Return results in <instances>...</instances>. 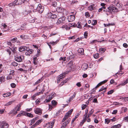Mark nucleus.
I'll list each match as a JSON object with an SVG mask.
<instances>
[{
    "label": "nucleus",
    "mask_w": 128,
    "mask_h": 128,
    "mask_svg": "<svg viewBox=\"0 0 128 128\" xmlns=\"http://www.w3.org/2000/svg\"><path fill=\"white\" fill-rule=\"evenodd\" d=\"M42 109L38 108H35L34 109L35 113L39 115H40L42 114Z\"/></svg>",
    "instance_id": "7"
},
{
    "label": "nucleus",
    "mask_w": 128,
    "mask_h": 128,
    "mask_svg": "<svg viewBox=\"0 0 128 128\" xmlns=\"http://www.w3.org/2000/svg\"><path fill=\"white\" fill-rule=\"evenodd\" d=\"M56 11L59 12L58 14V16H60V14H64V11H66V10L63 8L61 7H58L56 8Z\"/></svg>",
    "instance_id": "3"
},
{
    "label": "nucleus",
    "mask_w": 128,
    "mask_h": 128,
    "mask_svg": "<svg viewBox=\"0 0 128 128\" xmlns=\"http://www.w3.org/2000/svg\"><path fill=\"white\" fill-rule=\"evenodd\" d=\"M84 38H86L88 36V33L87 32H85L84 34Z\"/></svg>",
    "instance_id": "63"
},
{
    "label": "nucleus",
    "mask_w": 128,
    "mask_h": 128,
    "mask_svg": "<svg viewBox=\"0 0 128 128\" xmlns=\"http://www.w3.org/2000/svg\"><path fill=\"white\" fill-rule=\"evenodd\" d=\"M17 38L16 37H15L11 39L10 41H11L12 43H14L17 41Z\"/></svg>",
    "instance_id": "33"
},
{
    "label": "nucleus",
    "mask_w": 128,
    "mask_h": 128,
    "mask_svg": "<svg viewBox=\"0 0 128 128\" xmlns=\"http://www.w3.org/2000/svg\"><path fill=\"white\" fill-rule=\"evenodd\" d=\"M12 101H10L8 102L5 105V106H8L10 105L12 103Z\"/></svg>",
    "instance_id": "53"
},
{
    "label": "nucleus",
    "mask_w": 128,
    "mask_h": 128,
    "mask_svg": "<svg viewBox=\"0 0 128 128\" xmlns=\"http://www.w3.org/2000/svg\"><path fill=\"white\" fill-rule=\"evenodd\" d=\"M94 58L96 59L99 57V54L98 53H96L94 55Z\"/></svg>",
    "instance_id": "39"
},
{
    "label": "nucleus",
    "mask_w": 128,
    "mask_h": 128,
    "mask_svg": "<svg viewBox=\"0 0 128 128\" xmlns=\"http://www.w3.org/2000/svg\"><path fill=\"white\" fill-rule=\"evenodd\" d=\"M104 40H102V41H98V40H92V41H91L90 42V44H93L96 43L97 42H102L104 41Z\"/></svg>",
    "instance_id": "23"
},
{
    "label": "nucleus",
    "mask_w": 128,
    "mask_h": 128,
    "mask_svg": "<svg viewBox=\"0 0 128 128\" xmlns=\"http://www.w3.org/2000/svg\"><path fill=\"white\" fill-rule=\"evenodd\" d=\"M88 68V65L86 64H84L82 66V68L84 70H85L87 69Z\"/></svg>",
    "instance_id": "18"
},
{
    "label": "nucleus",
    "mask_w": 128,
    "mask_h": 128,
    "mask_svg": "<svg viewBox=\"0 0 128 128\" xmlns=\"http://www.w3.org/2000/svg\"><path fill=\"white\" fill-rule=\"evenodd\" d=\"M68 66L70 67V69L69 70L70 71L72 70V69L73 68V62L72 61H71L68 64Z\"/></svg>",
    "instance_id": "13"
},
{
    "label": "nucleus",
    "mask_w": 128,
    "mask_h": 128,
    "mask_svg": "<svg viewBox=\"0 0 128 128\" xmlns=\"http://www.w3.org/2000/svg\"><path fill=\"white\" fill-rule=\"evenodd\" d=\"M69 80V78H67L66 80H65L62 82L59 85V86L61 87L64 84L67 82Z\"/></svg>",
    "instance_id": "20"
},
{
    "label": "nucleus",
    "mask_w": 128,
    "mask_h": 128,
    "mask_svg": "<svg viewBox=\"0 0 128 128\" xmlns=\"http://www.w3.org/2000/svg\"><path fill=\"white\" fill-rule=\"evenodd\" d=\"M11 50L10 49H7L6 50V52L8 53L9 55H10L11 54Z\"/></svg>",
    "instance_id": "47"
},
{
    "label": "nucleus",
    "mask_w": 128,
    "mask_h": 128,
    "mask_svg": "<svg viewBox=\"0 0 128 128\" xmlns=\"http://www.w3.org/2000/svg\"><path fill=\"white\" fill-rule=\"evenodd\" d=\"M28 47L26 46H21L19 48V51L22 52L27 49Z\"/></svg>",
    "instance_id": "16"
},
{
    "label": "nucleus",
    "mask_w": 128,
    "mask_h": 128,
    "mask_svg": "<svg viewBox=\"0 0 128 128\" xmlns=\"http://www.w3.org/2000/svg\"><path fill=\"white\" fill-rule=\"evenodd\" d=\"M71 13L72 14V15H74V16H75L76 13V11L74 10L73 11V12H71Z\"/></svg>",
    "instance_id": "58"
},
{
    "label": "nucleus",
    "mask_w": 128,
    "mask_h": 128,
    "mask_svg": "<svg viewBox=\"0 0 128 128\" xmlns=\"http://www.w3.org/2000/svg\"><path fill=\"white\" fill-rule=\"evenodd\" d=\"M114 92V90H111L108 91L107 93L108 94H112Z\"/></svg>",
    "instance_id": "48"
},
{
    "label": "nucleus",
    "mask_w": 128,
    "mask_h": 128,
    "mask_svg": "<svg viewBox=\"0 0 128 128\" xmlns=\"http://www.w3.org/2000/svg\"><path fill=\"white\" fill-rule=\"evenodd\" d=\"M67 124H68L67 123V122H65L63 124L62 126L61 127H62L63 128H65Z\"/></svg>",
    "instance_id": "46"
},
{
    "label": "nucleus",
    "mask_w": 128,
    "mask_h": 128,
    "mask_svg": "<svg viewBox=\"0 0 128 128\" xmlns=\"http://www.w3.org/2000/svg\"><path fill=\"white\" fill-rule=\"evenodd\" d=\"M114 3L116 6V7L110 6L107 7L106 10H104V11H106L107 15L110 18H113L114 14L116 12L120 10H122L123 9L122 8V4L119 2L118 0H114Z\"/></svg>",
    "instance_id": "1"
},
{
    "label": "nucleus",
    "mask_w": 128,
    "mask_h": 128,
    "mask_svg": "<svg viewBox=\"0 0 128 128\" xmlns=\"http://www.w3.org/2000/svg\"><path fill=\"white\" fill-rule=\"evenodd\" d=\"M12 88H14L16 86V84L14 83H12L10 84Z\"/></svg>",
    "instance_id": "55"
},
{
    "label": "nucleus",
    "mask_w": 128,
    "mask_h": 128,
    "mask_svg": "<svg viewBox=\"0 0 128 128\" xmlns=\"http://www.w3.org/2000/svg\"><path fill=\"white\" fill-rule=\"evenodd\" d=\"M38 94V93H36V94H34V95H33L32 97V99L33 100H35V97Z\"/></svg>",
    "instance_id": "59"
},
{
    "label": "nucleus",
    "mask_w": 128,
    "mask_h": 128,
    "mask_svg": "<svg viewBox=\"0 0 128 128\" xmlns=\"http://www.w3.org/2000/svg\"><path fill=\"white\" fill-rule=\"evenodd\" d=\"M106 50V49L104 48H101L99 49V51L101 53L104 52Z\"/></svg>",
    "instance_id": "28"
},
{
    "label": "nucleus",
    "mask_w": 128,
    "mask_h": 128,
    "mask_svg": "<svg viewBox=\"0 0 128 128\" xmlns=\"http://www.w3.org/2000/svg\"><path fill=\"white\" fill-rule=\"evenodd\" d=\"M26 52H25V54L26 55L30 56V54L32 53L34 50L32 49H29L28 48H27V49L26 50Z\"/></svg>",
    "instance_id": "12"
},
{
    "label": "nucleus",
    "mask_w": 128,
    "mask_h": 128,
    "mask_svg": "<svg viewBox=\"0 0 128 128\" xmlns=\"http://www.w3.org/2000/svg\"><path fill=\"white\" fill-rule=\"evenodd\" d=\"M12 64L14 66H17L18 65V64L15 62H13L12 63Z\"/></svg>",
    "instance_id": "41"
},
{
    "label": "nucleus",
    "mask_w": 128,
    "mask_h": 128,
    "mask_svg": "<svg viewBox=\"0 0 128 128\" xmlns=\"http://www.w3.org/2000/svg\"><path fill=\"white\" fill-rule=\"evenodd\" d=\"M68 73V72L67 73L66 72L60 75V77L58 78L57 80V82L58 83L60 82V81L62 79L65 77L64 76L65 74Z\"/></svg>",
    "instance_id": "10"
},
{
    "label": "nucleus",
    "mask_w": 128,
    "mask_h": 128,
    "mask_svg": "<svg viewBox=\"0 0 128 128\" xmlns=\"http://www.w3.org/2000/svg\"><path fill=\"white\" fill-rule=\"evenodd\" d=\"M23 58V56L21 55L20 56L16 55L14 56L15 60L18 62H22Z\"/></svg>",
    "instance_id": "5"
},
{
    "label": "nucleus",
    "mask_w": 128,
    "mask_h": 128,
    "mask_svg": "<svg viewBox=\"0 0 128 128\" xmlns=\"http://www.w3.org/2000/svg\"><path fill=\"white\" fill-rule=\"evenodd\" d=\"M18 2L20 4H21L23 3L24 2V0H18Z\"/></svg>",
    "instance_id": "50"
},
{
    "label": "nucleus",
    "mask_w": 128,
    "mask_h": 128,
    "mask_svg": "<svg viewBox=\"0 0 128 128\" xmlns=\"http://www.w3.org/2000/svg\"><path fill=\"white\" fill-rule=\"evenodd\" d=\"M42 78H41L40 79L38 80L34 84V85H35L36 84H38L42 81Z\"/></svg>",
    "instance_id": "26"
},
{
    "label": "nucleus",
    "mask_w": 128,
    "mask_h": 128,
    "mask_svg": "<svg viewBox=\"0 0 128 128\" xmlns=\"http://www.w3.org/2000/svg\"><path fill=\"white\" fill-rule=\"evenodd\" d=\"M32 7L33 8L34 12H38L40 13H42L44 10V7L42 6L40 4L36 3Z\"/></svg>",
    "instance_id": "2"
},
{
    "label": "nucleus",
    "mask_w": 128,
    "mask_h": 128,
    "mask_svg": "<svg viewBox=\"0 0 128 128\" xmlns=\"http://www.w3.org/2000/svg\"><path fill=\"white\" fill-rule=\"evenodd\" d=\"M9 48L12 51V52L14 53L16 52L17 49V48L16 47H12V48H10V47H9Z\"/></svg>",
    "instance_id": "22"
},
{
    "label": "nucleus",
    "mask_w": 128,
    "mask_h": 128,
    "mask_svg": "<svg viewBox=\"0 0 128 128\" xmlns=\"http://www.w3.org/2000/svg\"><path fill=\"white\" fill-rule=\"evenodd\" d=\"M105 123L108 124L110 122V120L108 118H105Z\"/></svg>",
    "instance_id": "32"
},
{
    "label": "nucleus",
    "mask_w": 128,
    "mask_h": 128,
    "mask_svg": "<svg viewBox=\"0 0 128 128\" xmlns=\"http://www.w3.org/2000/svg\"><path fill=\"white\" fill-rule=\"evenodd\" d=\"M94 4H92L88 7V9L90 10H93L94 8Z\"/></svg>",
    "instance_id": "25"
},
{
    "label": "nucleus",
    "mask_w": 128,
    "mask_h": 128,
    "mask_svg": "<svg viewBox=\"0 0 128 128\" xmlns=\"http://www.w3.org/2000/svg\"><path fill=\"white\" fill-rule=\"evenodd\" d=\"M65 19L66 17L64 16H62L60 18L58 19L57 22H56V24H57L59 25L60 24L64 23Z\"/></svg>",
    "instance_id": "4"
},
{
    "label": "nucleus",
    "mask_w": 128,
    "mask_h": 128,
    "mask_svg": "<svg viewBox=\"0 0 128 128\" xmlns=\"http://www.w3.org/2000/svg\"><path fill=\"white\" fill-rule=\"evenodd\" d=\"M26 116L30 118H32L33 117L32 114L31 113H27Z\"/></svg>",
    "instance_id": "38"
},
{
    "label": "nucleus",
    "mask_w": 128,
    "mask_h": 128,
    "mask_svg": "<svg viewBox=\"0 0 128 128\" xmlns=\"http://www.w3.org/2000/svg\"><path fill=\"white\" fill-rule=\"evenodd\" d=\"M55 96V94L54 93V94L52 93L49 96V99L46 100V102H49L50 100H51Z\"/></svg>",
    "instance_id": "15"
},
{
    "label": "nucleus",
    "mask_w": 128,
    "mask_h": 128,
    "mask_svg": "<svg viewBox=\"0 0 128 128\" xmlns=\"http://www.w3.org/2000/svg\"><path fill=\"white\" fill-rule=\"evenodd\" d=\"M62 28H64L66 30H70V28H69V27L67 25H63L62 26Z\"/></svg>",
    "instance_id": "29"
},
{
    "label": "nucleus",
    "mask_w": 128,
    "mask_h": 128,
    "mask_svg": "<svg viewBox=\"0 0 128 128\" xmlns=\"http://www.w3.org/2000/svg\"><path fill=\"white\" fill-rule=\"evenodd\" d=\"M78 52L79 53H80L81 55H83L84 54V50L83 48H80L78 49Z\"/></svg>",
    "instance_id": "19"
},
{
    "label": "nucleus",
    "mask_w": 128,
    "mask_h": 128,
    "mask_svg": "<svg viewBox=\"0 0 128 128\" xmlns=\"http://www.w3.org/2000/svg\"><path fill=\"white\" fill-rule=\"evenodd\" d=\"M110 121L111 120L112 122H114L115 121L116 119V118L114 117L112 119L110 120Z\"/></svg>",
    "instance_id": "64"
},
{
    "label": "nucleus",
    "mask_w": 128,
    "mask_h": 128,
    "mask_svg": "<svg viewBox=\"0 0 128 128\" xmlns=\"http://www.w3.org/2000/svg\"><path fill=\"white\" fill-rule=\"evenodd\" d=\"M38 117H36L33 118L31 122V123L34 124L36 120L38 119Z\"/></svg>",
    "instance_id": "37"
},
{
    "label": "nucleus",
    "mask_w": 128,
    "mask_h": 128,
    "mask_svg": "<svg viewBox=\"0 0 128 128\" xmlns=\"http://www.w3.org/2000/svg\"><path fill=\"white\" fill-rule=\"evenodd\" d=\"M20 38L22 39L25 40L26 39H28V36L27 35L23 34L20 36Z\"/></svg>",
    "instance_id": "21"
},
{
    "label": "nucleus",
    "mask_w": 128,
    "mask_h": 128,
    "mask_svg": "<svg viewBox=\"0 0 128 128\" xmlns=\"http://www.w3.org/2000/svg\"><path fill=\"white\" fill-rule=\"evenodd\" d=\"M73 111V109H72L68 112L66 114L68 116H70L72 114V112Z\"/></svg>",
    "instance_id": "30"
},
{
    "label": "nucleus",
    "mask_w": 128,
    "mask_h": 128,
    "mask_svg": "<svg viewBox=\"0 0 128 128\" xmlns=\"http://www.w3.org/2000/svg\"><path fill=\"white\" fill-rule=\"evenodd\" d=\"M76 95V94L74 93L73 95L71 96L70 97L69 100H67V102L68 103L71 102L72 100L75 97Z\"/></svg>",
    "instance_id": "14"
},
{
    "label": "nucleus",
    "mask_w": 128,
    "mask_h": 128,
    "mask_svg": "<svg viewBox=\"0 0 128 128\" xmlns=\"http://www.w3.org/2000/svg\"><path fill=\"white\" fill-rule=\"evenodd\" d=\"M77 24H78V25L76 24V25H77V26H77V27L79 28H81L82 27V26H81V25H80V23H79V22H78Z\"/></svg>",
    "instance_id": "57"
},
{
    "label": "nucleus",
    "mask_w": 128,
    "mask_h": 128,
    "mask_svg": "<svg viewBox=\"0 0 128 128\" xmlns=\"http://www.w3.org/2000/svg\"><path fill=\"white\" fill-rule=\"evenodd\" d=\"M74 58V55H71L70 56H68L67 58V60H71L72 58Z\"/></svg>",
    "instance_id": "36"
},
{
    "label": "nucleus",
    "mask_w": 128,
    "mask_h": 128,
    "mask_svg": "<svg viewBox=\"0 0 128 128\" xmlns=\"http://www.w3.org/2000/svg\"><path fill=\"white\" fill-rule=\"evenodd\" d=\"M97 21L96 20H93L92 22V24L93 26H94L96 24Z\"/></svg>",
    "instance_id": "31"
},
{
    "label": "nucleus",
    "mask_w": 128,
    "mask_h": 128,
    "mask_svg": "<svg viewBox=\"0 0 128 128\" xmlns=\"http://www.w3.org/2000/svg\"><path fill=\"white\" fill-rule=\"evenodd\" d=\"M85 16L87 17H88L90 16L89 12H86L85 13Z\"/></svg>",
    "instance_id": "62"
},
{
    "label": "nucleus",
    "mask_w": 128,
    "mask_h": 128,
    "mask_svg": "<svg viewBox=\"0 0 128 128\" xmlns=\"http://www.w3.org/2000/svg\"><path fill=\"white\" fill-rule=\"evenodd\" d=\"M52 103L53 106H56L57 104V102L54 100H52Z\"/></svg>",
    "instance_id": "40"
},
{
    "label": "nucleus",
    "mask_w": 128,
    "mask_h": 128,
    "mask_svg": "<svg viewBox=\"0 0 128 128\" xmlns=\"http://www.w3.org/2000/svg\"><path fill=\"white\" fill-rule=\"evenodd\" d=\"M54 124V122H52L51 123H49V124L50 125V128H52L53 127Z\"/></svg>",
    "instance_id": "54"
},
{
    "label": "nucleus",
    "mask_w": 128,
    "mask_h": 128,
    "mask_svg": "<svg viewBox=\"0 0 128 128\" xmlns=\"http://www.w3.org/2000/svg\"><path fill=\"white\" fill-rule=\"evenodd\" d=\"M11 14L14 18H15L16 16L18 14V12L16 10H13L12 11Z\"/></svg>",
    "instance_id": "8"
},
{
    "label": "nucleus",
    "mask_w": 128,
    "mask_h": 128,
    "mask_svg": "<svg viewBox=\"0 0 128 128\" xmlns=\"http://www.w3.org/2000/svg\"><path fill=\"white\" fill-rule=\"evenodd\" d=\"M0 126L1 128H8V124L4 122L0 121Z\"/></svg>",
    "instance_id": "6"
},
{
    "label": "nucleus",
    "mask_w": 128,
    "mask_h": 128,
    "mask_svg": "<svg viewBox=\"0 0 128 128\" xmlns=\"http://www.w3.org/2000/svg\"><path fill=\"white\" fill-rule=\"evenodd\" d=\"M42 120H38L35 123L36 124V125H38L42 121Z\"/></svg>",
    "instance_id": "44"
},
{
    "label": "nucleus",
    "mask_w": 128,
    "mask_h": 128,
    "mask_svg": "<svg viewBox=\"0 0 128 128\" xmlns=\"http://www.w3.org/2000/svg\"><path fill=\"white\" fill-rule=\"evenodd\" d=\"M94 110L93 109H92L89 112L88 114L90 115H91L94 112Z\"/></svg>",
    "instance_id": "45"
},
{
    "label": "nucleus",
    "mask_w": 128,
    "mask_h": 128,
    "mask_svg": "<svg viewBox=\"0 0 128 128\" xmlns=\"http://www.w3.org/2000/svg\"><path fill=\"white\" fill-rule=\"evenodd\" d=\"M75 17L74 15H70L68 17L67 19L68 22H72L74 20Z\"/></svg>",
    "instance_id": "9"
},
{
    "label": "nucleus",
    "mask_w": 128,
    "mask_h": 128,
    "mask_svg": "<svg viewBox=\"0 0 128 128\" xmlns=\"http://www.w3.org/2000/svg\"><path fill=\"white\" fill-rule=\"evenodd\" d=\"M78 116H75V118L72 120V124L73 123L74 121L76 119L78 118Z\"/></svg>",
    "instance_id": "52"
},
{
    "label": "nucleus",
    "mask_w": 128,
    "mask_h": 128,
    "mask_svg": "<svg viewBox=\"0 0 128 128\" xmlns=\"http://www.w3.org/2000/svg\"><path fill=\"white\" fill-rule=\"evenodd\" d=\"M87 106L86 104H82V110L84 109Z\"/></svg>",
    "instance_id": "43"
},
{
    "label": "nucleus",
    "mask_w": 128,
    "mask_h": 128,
    "mask_svg": "<svg viewBox=\"0 0 128 128\" xmlns=\"http://www.w3.org/2000/svg\"><path fill=\"white\" fill-rule=\"evenodd\" d=\"M17 1H18V0H16L14 1L13 2L14 5V6L15 5H18V4H17Z\"/></svg>",
    "instance_id": "49"
},
{
    "label": "nucleus",
    "mask_w": 128,
    "mask_h": 128,
    "mask_svg": "<svg viewBox=\"0 0 128 128\" xmlns=\"http://www.w3.org/2000/svg\"><path fill=\"white\" fill-rule=\"evenodd\" d=\"M22 115H24L26 116L27 112H26L24 111H22Z\"/></svg>",
    "instance_id": "51"
},
{
    "label": "nucleus",
    "mask_w": 128,
    "mask_h": 128,
    "mask_svg": "<svg viewBox=\"0 0 128 128\" xmlns=\"http://www.w3.org/2000/svg\"><path fill=\"white\" fill-rule=\"evenodd\" d=\"M102 84L101 82H100L96 86V87H95V88H96L98 87H99L100 86H101Z\"/></svg>",
    "instance_id": "60"
},
{
    "label": "nucleus",
    "mask_w": 128,
    "mask_h": 128,
    "mask_svg": "<svg viewBox=\"0 0 128 128\" xmlns=\"http://www.w3.org/2000/svg\"><path fill=\"white\" fill-rule=\"evenodd\" d=\"M11 95V93L9 92L4 94H3V96L4 97H6L10 96Z\"/></svg>",
    "instance_id": "24"
},
{
    "label": "nucleus",
    "mask_w": 128,
    "mask_h": 128,
    "mask_svg": "<svg viewBox=\"0 0 128 128\" xmlns=\"http://www.w3.org/2000/svg\"><path fill=\"white\" fill-rule=\"evenodd\" d=\"M106 88H104V86H102V88L99 90V92H100L104 90H106Z\"/></svg>",
    "instance_id": "34"
},
{
    "label": "nucleus",
    "mask_w": 128,
    "mask_h": 128,
    "mask_svg": "<svg viewBox=\"0 0 128 128\" xmlns=\"http://www.w3.org/2000/svg\"><path fill=\"white\" fill-rule=\"evenodd\" d=\"M5 79V78L4 76L2 75L0 76V82H1V83L4 82Z\"/></svg>",
    "instance_id": "17"
},
{
    "label": "nucleus",
    "mask_w": 128,
    "mask_h": 128,
    "mask_svg": "<svg viewBox=\"0 0 128 128\" xmlns=\"http://www.w3.org/2000/svg\"><path fill=\"white\" fill-rule=\"evenodd\" d=\"M127 82H127V81H126H126H125L124 82H122V83H121L120 84L118 85V86L120 85H122V86H124L127 83Z\"/></svg>",
    "instance_id": "42"
},
{
    "label": "nucleus",
    "mask_w": 128,
    "mask_h": 128,
    "mask_svg": "<svg viewBox=\"0 0 128 128\" xmlns=\"http://www.w3.org/2000/svg\"><path fill=\"white\" fill-rule=\"evenodd\" d=\"M90 86V85L88 84H86L85 86H84V88L85 89H86L87 88H88V90H89V87Z\"/></svg>",
    "instance_id": "56"
},
{
    "label": "nucleus",
    "mask_w": 128,
    "mask_h": 128,
    "mask_svg": "<svg viewBox=\"0 0 128 128\" xmlns=\"http://www.w3.org/2000/svg\"><path fill=\"white\" fill-rule=\"evenodd\" d=\"M48 17H50L51 18L54 19L56 18L57 17V15L55 14H53L52 13L50 12L48 13Z\"/></svg>",
    "instance_id": "11"
},
{
    "label": "nucleus",
    "mask_w": 128,
    "mask_h": 128,
    "mask_svg": "<svg viewBox=\"0 0 128 128\" xmlns=\"http://www.w3.org/2000/svg\"><path fill=\"white\" fill-rule=\"evenodd\" d=\"M76 36H74L70 37L69 38L70 39H74L76 38Z\"/></svg>",
    "instance_id": "61"
},
{
    "label": "nucleus",
    "mask_w": 128,
    "mask_h": 128,
    "mask_svg": "<svg viewBox=\"0 0 128 128\" xmlns=\"http://www.w3.org/2000/svg\"><path fill=\"white\" fill-rule=\"evenodd\" d=\"M76 26V24H75L70 23L68 24V26L69 27V28H70L72 26L74 27Z\"/></svg>",
    "instance_id": "27"
},
{
    "label": "nucleus",
    "mask_w": 128,
    "mask_h": 128,
    "mask_svg": "<svg viewBox=\"0 0 128 128\" xmlns=\"http://www.w3.org/2000/svg\"><path fill=\"white\" fill-rule=\"evenodd\" d=\"M58 41V40H57L55 42L53 41L52 42H50L49 43V44H51L52 45H54L55 44H56Z\"/></svg>",
    "instance_id": "35"
}]
</instances>
